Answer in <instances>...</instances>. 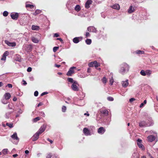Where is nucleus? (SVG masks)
<instances>
[{"instance_id": "f257e3e1", "label": "nucleus", "mask_w": 158, "mask_h": 158, "mask_svg": "<svg viewBox=\"0 0 158 158\" xmlns=\"http://www.w3.org/2000/svg\"><path fill=\"white\" fill-rule=\"evenodd\" d=\"M129 69V65L126 63H124L121 65V68L119 70V72L122 74H124L128 71Z\"/></svg>"}, {"instance_id": "f03ea898", "label": "nucleus", "mask_w": 158, "mask_h": 158, "mask_svg": "<svg viewBox=\"0 0 158 158\" xmlns=\"http://www.w3.org/2000/svg\"><path fill=\"white\" fill-rule=\"evenodd\" d=\"M149 123H147L145 121H142L139 123V126L141 127H146L150 126L153 124V122L152 118H148V120Z\"/></svg>"}, {"instance_id": "7ed1b4c3", "label": "nucleus", "mask_w": 158, "mask_h": 158, "mask_svg": "<svg viewBox=\"0 0 158 158\" xmlns=\"http://www.w3.org/2000/svg\"><path fill=\"white\" fill-rule=\"evenodd\" d=\"M76 68L75 67H72L70 68L69 70L66 74V75L68 76H71L74 73V69H75Z\"/></svg>"}, {"instance_id": "20e7f679", "label": "nucleus", "mask_w": 158, "mask_h": 158, "mask_svg": "<svg viewBox=\"0 0 158 158\" xmlns=\"http://www.w3.org/2000/svg\"><path fill=\"white\" fill-rule=\"evenodd\" d=\"M87 31L89 32L96 33L97 30L93 26H89L87 28Z\"/></svg>"}, {"instance_id": "39448f33", "label": "nucleus", "mask_w": 158, "mask_h": 158, "mask_svg": "<svg viewBox=\"0 0 158 158\" xmlns=\"http://www.w3.org/2000/svg\"><path fill=\"white\" fill-rule=\"evenodd\" d=\"M71 87L72 89H78L79 88H81L79 86V84L76 81L74 82L72 85Z\"/></svg>"}, {"instance_id": "423d86ee", "label": "nucleus", "mask_w": 158, "mask_h": 158, "mask_svg": "<svg viewBox=\"0 0 158 158\" xmlns=\"http://www.w3.org/2000/svg\"><path fill=\"white\" fill-rule=\"evenodd\" d=\"M9 54V52L8 51H5L3 54L2 57L1 59V60H2L5 61L6 60V57Z\"/></svg>"}, {"instance_id": "0eeeda50", "label": "nucleus", "mask_w": 158, "mask_h": 158, "mask_svg": "<svg viewBox=\"0 0 158 158\" xmlns=\"http://www.w3.org/2000/svg\"><path fill=\"white\" fill-rule=\"evenodd\" d=\"M11 17L13 19L17 20L19 17V14L17 13H12L11 14Z\"/></svg>"}, {"instance_id": "6e6552de", "label": "nucleus", "mask_w": 158, "mask_h": 158, "mask_svg": "<svg viewBox=\"0 0 158 158\" xmlns=\"http://www.w3.org/2000/svg\"><path fill=\"white\" fill-rule=\"evenodd\" d=\"M83 132L84 134L87 136L90 135H91V133L89 130L86 128H84L83 129Z\"/></svg>"}, {"instance_id": "1a4fd4ad", "label": "nucleus", "mask_w": 158, "mask_h": 158, "mask_svg": "<svg viewBox=\"0 0 158 158\" xmlns=\"http://www.w3.org/2000/svg\"><path fill=\"white\" fill-rule=\"evenodd\" d=\"M82 38L81 37H76L73 38V42L76 44L78 43L80 41L82 40Z\"/></svg>"}, {"instance_id": "9d476101", "label": "nucleus", "mask_w": 158, "mask_h": 158, "mask_svg": "<svg viewBox=\"0 0 158 158\" xmlns=\"http://www.w3.org/2000/svg\"><path fill=\"white\" fill-rule=\"evenodd\" d=\"M39 132H37L33 136L32 140L33 141H36L39 138V135L40 134Z\"/></svg>"}, {"instance_id": "9b49d317", "label": "nucleus", "mask_w": 158, "mask_h": 158, "mask_svg": "<svg viewBox=\"0 0 158 158\" xmlns=\"http://www.w3.org/2000/svg\"><path fill=\"white\" fill-rule=\"evenodd\" d=\"M46 125H42L37 132H39V133L40 134H41L42 132L44 131L46 129Z\"/></svg>"}, {"instance_id": "f8f14e48", "label": "nucleus", "mask_w": 158, "mask_h": 158, "mask_svg": "<svg viewBox=\"0 0 158 158\" xmlns=\"http://www.w3.org/2000/svg\"><path fill=\"white\" fill-rule=\"evenodd\" d=\"M5 42L9 46L14 47L16 46V44L15 42H10L6 40L5 41Z\"/></svg>"}, {"instance_id": "ddd939ff", "label": "nucleus", "mask_w": 158, "mask_h": 158, "mask_svg": "<svg viewBox=\"0 0 158 158\" xmlns=\"http://www.w3.org/2000/svg\"><path fill=\"white\" fill-rule=\"evenodd\" d=\"M92 1L91 0H88L85 3V7L86 9H88L89 8V5L92 4Z\"/></svg>"}, {"instance_id": "4468645a", "label": "nucleus", "mask_w": 158, "mask_h": 158, "mask_svg": "<svg viewBox=\"0 0 158 158\" xmlns=\"http://www.w3.org/2000/svg\"><path fill=\"white\" fill-rule=\"evenodd\" d=\"M105 130L102 127L99 128L98 130V132L99 134H103L105 132Z\"/></svg>"}, {"instance_id": "2eb2a0df", "label": "nucleus", "mask_w": 158, "mask_h": 158, "mask_svg": "<svg viewBox=\"0 0 158 158\" xmlns=\"http://www.w3.org/2000/svg\"><path fill=\"white\" fill-rule=\"evenodd\" d=\"M149 141L152 142L155 139V137L153 135H150L148 136L147 138Z\"/></svg>"}, {"instance_id": "dca6fc26", "label": "nucleus", "mask_w": 158, "mask_h": 158, "mask_svg": "<svg viewBox=\"0 0 158 158\" xmlns=\"http://www.w3.org/2000/svg\"><path fill=\"white\" fill-rule=\"evenodd\" d=\"M11 137L14 139L18 141L19 140V139L18 137L17 133L16 132H15L14 134L11 136Z\"/></svg>"}, {"instance_id": "f3484780", "label": "nucleus", "mask_w": 158, "mask_h": 158, "mask_svg": "<svg viewBox=\"0 0 158 158\" xmlns=\"http://www.w3.org/2000/svg\"><path fill=\"white\" fill-rule=\"evenodd\" d=\"M100 112L101 114H103L106 116L108 115V111L106 110H103L101 109L100 110Z\"/></svg>"}, {"instance_id": "a211bd4d", "label": "nucleus", "mask_w": 158, "mask_h": 158, "mask_svg": "<svg viewBox=\"0 0 158 158\" xmlns=\"http://www.w3.org/2000/svg\"><path fill=\"white\" fill-rule=\"evenodd\" d=\"M11 97V95L9 93H6L4 95L3 98L7 99H9Z\"/></svg>"}, {"instance_id": "6ab92c4d", "label": "nucleus", "mask_w": 158, "mask_h": 158, "mask_svg": "<svg viewBox=\"0 0 158 158\" xmlns=\"http://www.w3.org/2000/svg\"><path fill=\"white\" fill-rule=\"evenodd\" d=\"M122 84L123 87H126L128 85V80H127L125 81H123Z\"/></svg>"}, {"instance_id": "aec40b11", "label": "nucleus", "mask_w": 158, "mask_h": 158, "mask_svg": "<svg viewBox=\"0 0 158 158\" xmlns=\"http://www.w3.org/2000/svg\"><path fill=\"white\" fill-rule=\"evenodd\" d=\"M111 7L113 9L118 10L120 9V6L118 4H117L112 5Z\"/></svg>"}, {"instance_id": "412c9836", "label": "nucleus", "mask_w": 158, "mask_h": 158, "mask_svg": "<svg viewBox=\"0 0 158 158\" xmlns=\"http://www.w3.org/2000/svg\"><path fill=\"white\" fill-rule=\"evenodd\" d=\"M135 11L134 8L132 6H131L128 10V12L129 13H131Z\"/></svg>"}, {"instance_id": "4be33fe9", "label": "nucleus", "mask_w": 158, "mask_h": 158, "mask_svg": "<svg viewBox=\"0 0 158 158\" xmlns=\"http://www.w3.org/2000/svg\"><path fill=\"white\" fill-rule=\"evenodd\" d=\"M1 102L3 104H6L8 103V100L7 99H6V98H3L2 99Z\"/></svg>"}, {"instance_id": "5701e85b", "label": "nucleus", "mask_w": 158, "mask_h": 158, "mask_svg": "<svg viewBox=\"0 0 158 158\" xmlns=\"http://www.w3.org/2000/svg\"><path fill=\"white\" fill-rule=\"evenodd\" d=\"M131 158H139L138 154L137 153L134 152L132 155Z\"/></svg>"}, {"instance_id": "b1692460", "label": "nucleus", "mask_w": 158, "mask_h": 158, "mask_svg": "<svg viewBox=\"0 0 158 158\" xmlns=\"http://www.w3.org/2000/svg\"><path fill=\"white\" fill-rule=\"evenodd\" d=\"M32 41L34 43H37L39 42V40L36 38L32 37L31 38Z\"/></svg>"}, {"instance_id": "393cba45", "label": "nucleus", "mask_w": 158, "mask_h": 158, "mask_svg": "<svg viewBox=\"0 0 158 158\" xmlns=\"http://www.w3.org/2000/svg\"><path fill=\"white\" fill-rule=\"evenodd\" d=\"M81 10V7L80 6L78 5H77L75 7V10L77 11V12H78L79 11Z\"/></svg>"}, {"instance_id": "a878e982", "label": "nucleus", "mask_w": 158, "mask_h": 158, "mask_svg": "<svg viewBox=\"0 0 158 158\" xmlns=\"http://www.w3.org/2000/svg\"><path fill=\"white\" fill-rule=\"evenodd\" d=\"M41 12V10H37L34 13H33V15H36L39 14Z\"/></svg>"}, {"instance_id": "bb28decb", "label": "nucleus", "mask_w": 158, "mask_h": 158, "mask_svg": "<svg viewBox=\"0 0 158 158\" xmlns=\"http://www.w3.org/2000/svg\"><path fill=\"white\" fill-rule=\"evenodd\" d=\"M39 26H35L34 25H33L32 27V30H39Z\"/></svg>"}, {"instance_id": "cd10ccee", "label": "nucleus", "mask_w": 158, "mask_h": 158, "mask_svg": "<svg viewBox=\"0 0 158 158\" xmlns=\"http://www.w3.org/2000/svg\"><path fill=\"white\" fill-rule=\"evenodd\" d=\"M12 112H8L6 113L5 114V117L6 118H8L10 117V114Z\"/></svg>"}, {"instance_id": "c85d7f7f", "label": "nucleus", "mask_w": 158, "mask_h": 158, "mask_svg": "<svg viewBox=\"0 0 158 158\" xmlns=\"http://www.w3.org/2000/svg\"><path fill=\"white\" fill-rule=\"evenodd\" d=\"M92 42L91 40L90 39H87L85 40L86 43L88 45L90 44Z\"/></svg>"}, {"instance_id": "c756f323", "label": "nucleus", "mask_w": 158, "mask_h": 158, "mask_svg": "<svg viewBox=\"0 0 158 158\" xmlns=\"http://www.w3.org/2000/svg\"><path fill=\"white\" fill-rule=\"evenodd\" d=\"M136 53L138 54H143L144 53V52L143 51H141L139 50H137L136 52Z\"/></svg>"}, {"instance_id": "7c9ffc66", "label": "nucleus", "mask_w": 158, "mask_h": 158, "mask_svg": "<svg viewBox=\"0 0 158 158\" xmlns=\"http://www.w3.org/2000/svg\"><path fill=\"white\" fill-rule=\"evenodd\" d=\"M146 75L150 76L152 73V71L149 70H147L146 71Z\"/></svg>"}, {"instance_id": "2f4dec72", "label": "nucleus", "mask_w": 158, "mask_h": 158, "mask_svg": "<svg viewBox=\"0 0 158 158\" xmlns=\"http://www.w3.org/2000/svg\"><path fill=\"white\" fill-rule=\"evenodd\" d=\"M140 73L142 75L145 76L146 75V71H145L143 70H142L141 71Z\"/></svg>"}, {"instance_id": "473e14b6", "label": "nucleus", "mask_w": 158, "mask_h": 158, "mask_svg": "<svg viewBox=\"0 0 158 158\" xmlns=\"http://www.w3.org/2000/svg\"><path fill=\"white\" fill-rule=\"evenodd\" d=\"M23 93L22 92L19 91L18 92H16V94L17 96H21L23 95Z\"/></svg>"}, {"instance_id": "72a5a7b5", "label": "nucleus", "mask_w": 158, "mask_h": 158, "mask_svg": "<svg viewBox=\"0 0 158 158\" xmlns=\"http://www.w3.org/2000/svg\"><path fill=\"white\" fill-rule=\"evenodd\" d=\"M137 144L139 148H141L142 149H144V146L141 143H137Z\"/></svg>"}, {"instance_id": "f704fd0d", "label": "nucleus", "mask_w": 158, "mask_h": 158, "mask_svg": "<svg viewBox=\"0 0 158 158\" xmlns=\"http://www.w3.org/2000/svg\"><path fill=\"white\" fill-rule=\"evenodd\" d=\"M94 63H96V61H94L93 62H92L89 63V66L90 67H94L93 64H94Z\"/></svg>"}, {"instance_id": "c9c22d12", "label": "nucleus", "mask_w": 158, "mask_h": 158, "mask_svg": "<svg viewBox=\"0 0 158 158\" xmlns=\"http://www.w3.org/2000/svg\"><path fill=\"white\" fill-rule=\"evenodd\" d=\"M26 7H29L31 9L34 8V6L33 5H31L30 4H26Z\"/></svg>"}, {"instance_id": "e433bc0d", "label": "nucleus", "mask_w": 158, "mask_h": 158, "mask_svg": "<svg viewBox=\"0 0 158 158\" xmlns=\"http://www.w3.org/2000/svg\"><path fill=\"white\" fill-rule=\"evenodd\" d=\"M102 82L104 83L105 84L107 82V79L106 77H104L102 79Z\"/></svg>"}, {"instance_id": "4c0bfd02", "label": "nucleus", "mask_w": 158, "mask_h": 158, "mask_svg": "<svg viewBox=\"0 0 158 158\" xmlns=\"http://www.w3.org/2000/svg\"><path fill=\"white\" fill-rule=\"evenodd\" d=\"M68 80L69 82L72 83L73 84V83L74 81H73V79L71 78H68Z\"/></svg>"}, {"instance_id": "58836bf2", "label": "nucleus", "mask_w": 158, "mask_h": 158, "mask_svg": "<svg viewBox=\"0 0 158 158\" xmlns=\"http://www.w3.org/2000/svg\"><path fill=\"white\" fill-rule=\"evenodd\" d=\"M8 149H4L2 151V153L4 154H6L7 153Z\"/></svg>"}, {"instance_id": "ea45409f", "label": "nucleus", "mask_w": 158, "mask_h": 158, "mask_svg": "<svg viewBox=\"0 0 158 158\" xmlns=\"http://www.w3.org/2000/svg\"><path fill=\"white\" fill-rule=\"evenodd\" d=\"M6 125L11 128L13 127V124L12 123H6Z\"/></svg>"}, {"instance_id": "a19ab883", "label": "nucleus", "mask_w": 158, "mask_h": 158, "mask_svg": "<svg viewBox=\"0 0 158 158\" xmlns=\"http://www.w3.org/2000/svg\"><path fill=\"white\" fill-rule=\"evenodd\" d=\"M94 66L96 68H97L98 66H100V64L99 63H98V62L96 61V63H94L93 64Z\"/></svg>"}, {"instance_id": "79ce46f5", "label": "nucleus", "mask_w": 158, "mask_h": 158, "mask_svg": "<svg viewBox=\"0 0 158 158\" xmlns=\"http://www.w3.org/2000/svg\"><path fill=\"white\" fill-rule=\"evenodd\" d=\"M114 82V80L113 78V77H112L110 80V84L111 85H113V84Z\"/></svg>"}, {"instance_id": "37998d69", "label": "nucleus", "mask_w": 158, "mask_h": 158, "mask_svg": "<svg viewBox=\"0 0 158 158\" xmlns=\"http://www.w3.org/2000/svg\"><path fill=\"white\" fill-rule=\"evenodd\" d=\"M32 48V46L30 45H29L27 46V49L28 50V51H30Z\"/></svg>"}, {"instance_id": "c03bdc74", "label": "nucleus", "mask_w": 158, "mask_h": 158, "mask_svg": "<svg viewBox=\"0 0 158 158\" xmlns=\"http://www.w3.org/2000/svg\"><path fill=\"white\" fill-rule=\"evenodd\" d=\"M59 48V47H55L53 48V51L54 52H56L57 50Z\"/></svg>"}, {"instance_id": "a18cd8bd", "label": "nucleus", "mask_w": 158, "mask_h": 158, "mask_svg": "<svg viewBox=\"0 0 158 158\" xmlns=\"http://www.w3.org/2000/svg\"><path fill=\"white\" fill-rule=\"evenodd\" d=\"M8 12L6 11H4L3 12V15L5 17L7 16L8 15Z\"/></svg>"}, {"instance_id": "49530a36", "label": "nucleus", "mask_w": 158, "mask_h": 158, "mask_svg": "<svg viewBox=\"0 0 158 158\" xmlns=\"http://www.w3.org/2000/svg\"><path fill=\"white\" fill-rule=\"evenodd\" d=\"M135 2L140 3L143 2L144 0H133Z\"/></svg>"}, {"instance_id": "de8ad7c7", "label": "nucleus", "mask_w": 158, "mask_h": 158, "mask_svg": "<svg viewBox=\"0 0 158 158\" xmlns=\"http://www.w3.org/2000/svg\"><path fill=\"white\" fill-rule=\"evenodd\" d=\"M66 107L65 106H63L62 107V111L64 112L66 111Z\"/></svg>"}, {"instance_id": "09e8293b", "label": "nucleus", "mask_w": 158, "mask_h": 158, "mask_svg": "<svg viewBox=\"0 0 158 158\" xmlns=\"http://www.w3.org/2000/svg\"><path fill=\"white\" fill-rule=\"evenodd\" d=\"M40 119V118L39 117H37L33 119L34 122H36L37 121L39 120Z\"/></svg>"}, {"instance_id": "8fccbe9b", "label": "nucleus", "mask_w": 158, "mask_h": 158, "mask_svg": "<svg viewBox=\"0 0 158 158\" xmlns=\"http://www.w3.org/2000/svg\"><path fill=\"white\" fill-rule=\"evenodd\" d=\"M107 99L109 101H112L114 100V98L112 97H108L107 98Z\"/></svg>"}, {"instance_id": "3c124183", "label": "nucleus", "mask_w": 158, "mask_h": 158, "mask_svg": "<svg viewBox=\"0 0 158 158\" xmlns=\"http://www.w3.org/2000/svg\"><path fill=\"white\" fill-rule=\"evenodd\" d=\"M52 156V154L49 153L47 154V155L46 156V158H51Z\"/></svg>"}, {"instance_id": "603ef678", "label": "nucleus", "mask_w": 158, "mask_h": 158, "mask_svg": "<svg viewBox=\"0 0 158 158\" xmlns=\"http://www.w3.org/2000/svg\"><path fill=\"white\" fill-rule=\"evenodd\" d=\"M38 91H36L35 92H34V95L35 96H38Z\"/></svg>"}, {"instance_id": "864d4df0", "label": "nucleus", "mask_w": 158, "mask_h": 158, "mask_svg": "<svg viewBox=\"0 0 158 158\" xmlns=\"http://www.w3.org/2000/svg\"><path fill=\"white\" fill-rule=\"evenodd\" d=\"M8 86L9 88H12V85L11 84H8L6 86V87Z\"/></svg>"}, {"instance_id": "5fc2aeb1", "label": "nucleus", "mask_w": 158, "mask_h": 158, "mask_svg": "<svg viewBox=\"0 0 158 158\" xmlns=\"http://www.w3.org/2000/svg\"><path fill=\"white\" fill-rule=\"evenodd\" d=\"M31 70H32V68L30 67H28L27 69V71L28 72H30L31 71Z\"/></svg>"}, {"instance_id": "6e6d98bb", "label": "nucleus", "mask_w": 158, "mask_h": 158, "mask_svg": "<svg viewBox=\"0 0 158 158\" xmlns=\"http://www.w3.org/2000/svg\"><path fill=\"white\" fill-rule=\"evenodd\" d=\"M135 99L134 98H131L129 99V102H132L133 101H135Z\"/></svg>"}, {"instance_id": "4d7b16f0", "label": "nucleus", "mask_w": 158, "mask_h": 158, "mask_svg": "<svg viewBox=\"0 0 158 158\" xmlns=\"http://www.w3.org/2000/svg\"><path fill=\"white\" fill-rule=\"evenodd\" d=\"M40 115L43 117H44L45 114L43 112H41L40 113Z\"/></svg>"}, {"instance_id": "13d9d810", "label": "nucleus", "mask_w": 158, "mask_h": 158, "mask_svg": "<svg viewBox=\"0 0 158 158\" xmlns=\"http://www.w3.org/2000/svg\"><path fill=\"white\" fill-rule=\"evenodd\" d=\"M48 94V92H44L41 94V96H42L44 95H46Z\"/></svg>"}, {"instance_id": "bf43d9fd", "label": "nucleus", "mask_w": 158, "mask_h": 158, "mask_svg": "<svg viewBox=\"0 0 158 158\" xmlns=\"http://www.w3.org/2000/svg\"><path fill=\"white\" fill-rule=\"evenodd\" d=\"M59 36V34L57 33L54 34V37H58Z\"/></svg>"}, {"instance_id": "052dcab7", "label": "nucleus", "mask_w": 158, "mask_h": 158, "mask_svg": "<svg viewBox=\"0 0 158 158\" xmlns=\"http://www.w3.org/2000/svg\"><path fill=\"white\" fill-rule=\"evenodd\" d=\"M90 36V34L89 32H86L85 34V36L86 37H88Z\"/></svg>"}, {"instance_id": "680f3d73", "label": "nucleus", "mask_w": 158, "mask_h": 158, "mask_svg": "<svg viewBox=\"0 0 158 158\" xmlns=\"http://www.w3.org/2000/svg\"><path fill=\"white\" fill-rule=\"evenodd\" d=\"M47 140L48 141H49L51 144H52V143L53 141L52 140L50 139L49 138H47Z\"/></svg>"}, {"instance_id": "e2e57ef3", "label": "nucleus", "mask_w": 158, "mask_h": 158, "mask_svg": "<svg viewBox=\"0 0 158 158\" xmlns=\"http://www.w3.org/2000/svg\"><path fill=\"white\" fill-rule=\"evenodd\" d=\"M144 105H145L143 103H142L139 106V107L140 108H142V107H143L144 106Z\"/></svg>"}, {"instance_id": "0e129e2a", "label": "nucleus", "mask_w": 158, "mask_h": 158, "mask_svg": "<svg viewBox=\"0 0 158 158\" xmlns=\"http://www.w3.org/2000/svg\"><path fill=\"white\" fill-rule=\"evenodd\" d=\"M145 88H148V89H149V88H151L150 87V86H149V85H145Z\"/></svg>"}, {"instance_id": "69168bd1", "label": "nucleus", "mask_w": 158, "mask_h": 158, "mask_svg": "<svg viewBox=\"0 0 158 158\" xmlns=\"http://www.w3.org/2000/svg\"><path fill=\"white\" fill-rule=\"evenodd\" d=\"M57 40H59L61 42H62L63 41V40L61 38H57Z\"/></svg>"}, {"instance_id": "338daca9", "label": "nucleus", "mask_w": 158, "mask_h": 158, "mask_svg": "<svg viewBox=\"0 0 158 158\" xmlns=\"http://www.w3.org/2000/svg\"><path fill=\"white\" fill-rule=\"evenodd\" d=\"M55 66L59 68L60 66V65L56 64L55 65Z\"/></svg>"}, {"instance_id": "774afa93", "label": "nucleus", "mask_w": 158, "mask_h": 158, "mask_svg": "<svg viewBox=\"0 0 158 158\" xmlns=\"http://www.w3.org/2000/svg\"><path fill=\"white\" fill-rule=\"evenodd\" d=\"M17 100V98L16 97H14L13 98V100L15 102Z\"/></svg>"}]
</instances>
